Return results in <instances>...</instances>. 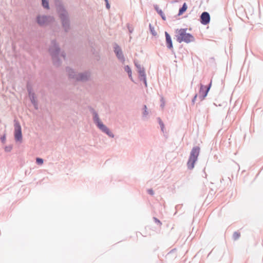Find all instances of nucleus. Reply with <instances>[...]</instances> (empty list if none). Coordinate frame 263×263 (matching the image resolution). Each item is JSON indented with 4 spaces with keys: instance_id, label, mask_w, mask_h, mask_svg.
<instances>
[{
    "instance_id": "36",
    "label": "nucleus",
    "mask_w": 263,
    "mask_h": 263,
    "mask_svg": "<svg viewBox=\"0 0 263 263\" xmlns=\"http://www.w3.org/2000/svg\"><path fill=\"white\" fill-rule=\"evenodd\" d=\"M32 105L35 110H38V109H39L38 102L36 103H35L34 104H32Z\"/></svg>"
},
{
    "instance_id": "15",
    "label": "nucleus",
    "mask_w": 263,
    "mask_h": 263,
    "mask_svg": "<svg viewBox=\"0 0 263 263\" xmlns=\"http://www.w3.org/2000/svg\"><path fill=\"white\" fill-rule=\"evenodd\" d=\"M154 8L155 10V11L157 12V13L161 16V18L163 21L166 20V16L163 13V11L160 9L157 4L154 5Z\"/></svg>"
},
{
    "instance_id": "38",
    "label": "nucleus",
    "mask_w": 263,
    "mask_h": 263,
    "mask_svg": "<svg viewBox=\"0 0 263 263\" xmlns=\"http://www.w3.org/2000/svg\"><path fill=\"white\" fill-rule=\"evenodd\" d=\"M197 98V95H196L194 98V99H193V102H194L195 101V100H196Z\"/></svg>"
},
{
    "instance_id": "1",
    "label": "nucleus",
    "mask_w": 263,
    "mask_h": 263,
    "mask_svg": "<svg viewBox=\"0 0 263 263\" xmlns=\"http://www.w3.org/2000/svg\"><path fill=\"white\" fill-rule=\"evenodd\" d=\"M48 51L51 57L53 65L56 67H60L62 63L60 57L65 59L66 57V53L65 51L61 49L56 39H54L51 40Z\"/></svg>"
},
{
    "instance_id": "17",
    "label": "nucleus",
    "mask_w": 263,
    "mask_h": 263,
    "mask_svg": "<svg viewBox=\"0 0 263 263\" xmlns=\"http://www.w3.org/2000/svg\"><path fill=\"white\" fill-rule=\"evenodd\" d=\"M212 82H211L209 86L206 88V89H205V88L204 87L203 85L201 86L200 90L199 93L202 96L203 98H204L208 94V92L210 88V87L211 86Z\"/></svg>"
},
{
    "instance_id": "11",
    "label": "nucleus",
    "mask_w": 263,
    "mask_h": 263,
    "mask_svg": "<svg viewBox=\"0 0 263 263\" xmlns=\"http://www.w3.org/2000/svg\"><path fill=\"white\" fill-rule=\"evenodd\" d=\"M164 34L166 47L168 49H170L173 51V45L172 37L167 31H165Z\"/></svg>"
},
{
    "instance_id": "22",
    "label": "nucleus",
    "mask_w": 263,
    "mask_h": 263,
    "mask_svg": "<svg viewBox=\"0 0 263 263\" xmlns=\"http://www.w3.org/2000/svg\"><path fill=\"white\" fill-rule=\"evenodd\" d=\"M157 120H158V123L160 125V127L161 128V130L162 132H164V129L165 126H164V124L163 122L162 121V120L161 119V118L160 117L157 118Z\"/></svg>"
},
{
    "instance_id": "16",
    "label": "nucleus",
    "mask_w": 263,
    "mask_h": 263,
    "mask_svg": "<svg viewBox=\"0 0 263 263\" xmlns=\"http://www.w3.org/2000/svg\"><path fill=\"white\" fill-rule=\"evenodd\" d=\"M124 69L125 71L127 72L129 79L133 82L136 83V82L134 81V80L133 78V77H132V70L130 67L129 65H127L124 66Z\"/></svg>"
},
{
    "instance_id": "32",
    "label": "nucleus",
    "mask_w": 263,
    "mask_h": 263,
    "mask_svg": "<svg viewBox=\"0 0 263 263\" xmlns=\"http://www.w3.org/2000/svg\"><path fill=\"white\" fill-rule=\"evenodd\" d=\"M147 193L151 195H154V191L152 189H149L147 191Z\"/></svg>"
},
{
    "instance_id": "30",
    "label": "nucleus",
    "mask_w": 263,
    "mask_h": 263,
    "mask_svg": "<svg viewBox=\"0 0 263 263\" xmlns=\"http://www.w3.org/2000/svg\"><path fill=\"white\" fill-rule=\"evenodd\" d=\"M187 8V5L185 3H184L182 6V13L185 12Z\"/></svg>"
},
{
    "instance_id": "27",
    "label": "nucleus",
    "mask_w": 263,
    "mask_h": 263,
    "mask_svg": "<svg viewBox=\"0 0 263 263\" xmlns=\"http://www.w3.org/2000/svg\"><path fill=\"white\" fill-rule=\"evenodd\" d=\"M154 222L158 225L159 226V227H160L161 225H162V222L160 221V220L159 219H158L157 217H153V218Z\"/></svg>"
},
{
    "instance_id": "31",
    "label": "nucleus",
    "mask_w": 263,
    "mask_h": 263,
    "mask_svg": "<svg viewBox=\"0 0 263 263\" xmlns=\"http://www.w3.org/2000/svg\"><path fill=\"white\" fill-rule=\"evenodd\" d=\"M181 6H180V7L179 8L178 14L177 15H175L174 17L176 19H177V17L178 16H181Z\"/></svg>"
},
{
    "instance_id": "23",
    "label": "nucleus",
    "mask_w": 263,
    "mask_h": 263,
    "mask_svg": "<svg viewBox=\"0 0 263 263\" xmlns=\"http://www.w3.org/2000/svg\"><path fill=\"white\" fill-rule=\"evenodd\" d=\"M142 109H143V117L146 116L148 114L147 106L145 104L143 105Z\"/></svg>"
},
{
    "instance_id": "6",
    "label": "nucleus",
    "mask_w": 263,
    "mask_h": 263,
    "mask_svg": "<svg viewBox=\"0 0 263 263\" xmlns=\"http://www.w3.org/2000/svg\"><path fill=\"white\" fill-rule=\"evenodd\" d=\"M14 137L16 142L21 143L23 141L22 127L19 122L14 120Z\"/></svg>"
},
{
    "instance_id": "21",
    "label": "nucleus",
    "mask_w": 263,
    "mask_h": 263,
    "mask_svg": "<svg viewBox=\"0 0 263 263\" xmlns=\"http://www.w3.org/2000/svg\"><path fill=\"white\" fill-rule=\"evenodd\" d=\"M148 27L150 33L152 34L153 36H156L157 35V33L155 30L154 27L151 24H149Z\"/></svg>"
},
{
    "instance_id": "34",
    "label": "nucleus",
    "mask_w": 263,
    "mask_h": 263,
    "mask_svg": "<svg viewBox=\"0 0 263 263\" xmlns=\"http://www.w3.org/2000/svg\"><path fill=\"white\" fill-rule=\"evenodd\" d=\"M105 7H106V9H109L110 8V5L109 3L108 0L105 1Z\"/></svg>"
},
{
    "instance_id": "14",
    "label": "nucleus",
    "mask_w": 263,
    "mask_h": 263,
    "mask_svg": "<svg viewBox=\"0 0 263 263\" xmlns=\"http://www.w3.org/2000/svg\"><path fill=\"white\" fill-rule=\"evenodd\" d=\"M201 23L203 25L208 24L210 21L209 14L206 12H203L200 16Z\"/></svg>"
},
{
    "instance_id": "4",
    "label": "nucleus",
    "mask_w": 263,
    "mask_h": 263,
    "mask_svg": "<svg viewBox=\"0 0 263 263\" xmlns=\"http://www.w3.org/2000/svg\"><path fill=\"white\" fill-rule=\"evenodd\" d=\"M35 21L40 27H44L53 23L54 18L49 15L38 14L36 16Z\"/></svg>"
},
{
    "instance_id": "33",
    "label": "nucleus",
    "mask_w": 263,
    "mask_h": 263,
    "mask_svg": "<svg viewBox=\"0 0 263 263\" xmlns=\"http://www.w3.org/2000/svg\"><path fill=\"white\" fill-rule=\"evenodd\" d=\"M140 81L144 83V86H145V87H147V83L146 78H145L144 79H142V80H141Z\"/></svg>"
},
{
    "instance_id": "29",
    "label": "nucleus",
    "mask_w": 263,
    "mask_h": 263,
    "mask_svg": "<svg viewBox=\"0 0 263 263\" xmlns=\"http://www.w3.org/2000/svg\"><path fill=\"white\" fill-rule=\"evenodd\" d=\"M135 65L137 69V71H138V70H142V69L144 68V67H142L139 64L135 63Z\"/></svg>"
},
{
    "instance_id": "20",
    "label": "nucleus",
    "mask_w": 263,
    "mask_h": 263,
    "mask_svg": "<svg viewBox=\"0 0 263 263\" xmlns=\"http://www.w3.org/2000/svg\"><path fill=\"white\" fill-rule=\"evenodd\" d=\"M175 37L177 41L181 43V29H177L175 30Z\"/></svg>"
},
{
    "instance_id": "24",
    "label": "nucleus",
    "mask_w": 263,
    "mask_h": 263,
    "mask_svg": "<svg viewBox=\"0 0 263 263\" xmlns=\"http://www.w3.org/2000/svg\"><path fill=\"white\" fill-rule=\"evenodd\" d=\"M35 163L38 165H42L44 163V160L41 158L36 157L35 159Z\"/></svg>"
},
{
    "instance_id": "19",
    "label": "nucleus",
    "mask_w": 263,
    "mask_h": 263,
    "mask_svg": "<svg viewBox=\"0 0 263 263\" xmlns=\"http://www.w3.org/2000/svg\"><path fill=\"white\" fill-rule=\"evenodd\" d=\"M42 6L46 10L50 9L49 0H41Z\"/></svg>"
},
{
    "instance_id": "8",
    "label": "nucleus",
    "mask_w": 263,
    "mask_h": 263,
    "mask_svg": "<svg viewBox=\"0 0 263 263\" xmlns=\"http://www.w3.org/2000/svg\"><path fill=\"white\" fill-rule=\"evenodd\" d=\"M26 89L28 92V97L32 104L37 102L35 93L33 91L31 84L29 82H27L26 84Z\"/></svg>"
},
{
    "instance_id": "5",
    "label": "nucleus",
    "mask_w": 263,
    "mask_h": 263,
    "mask_svg": "<svg viewBox=\"0 0 263 263\" xmlns=\"http://www.w3.org/2000/svg\"><path fill=\"white\" fill-rule=\"evenodd\" d=\"M200 148L199 147H195L192 149L187 163L188 168L193 169L194 168V164L197 160Z\"/></svg>"
},
{
    "instance_id": "7",
    "label": "nucleus",
    "mask_w": 263,
    "mask_h": 263,
    "mask_svg": "<svg viewBox=\"0 0 263 263\" xmlns=\"http://www.w3.org/2000/svg\"><path fill=\"white\" fill-rule=\"evenodd\" d=\"M114 52L117 57V59L122 63H124L125 61V57L124 56L123 51L120 46L115 43L113 46Z\"/></svg>"
},
{
    "instance_id": "10",
    "label": "nucleus",
    "mask_w": 263,
    "mask_h": 263,
    "mask_svg": "<svg viewBox=\"0 0 263 263\" xmlns=\"http://www.w3.org/2000/svg\"><path fill=\"white\" fill-rule=\"evenodd\" d=\"M182 41L190 43L194 41V36L190 33H186V30H182Z\"/></svg>"
},
{
    "instance_id": "3",
    "label": "nucleus",
    "mask_w": 263,
    "mask_h": 263,
    "mask_svg": "<svg viewBox=\"0 0 263 263\" xmlns=\"http://www.w3.org/2000/svg\"><path fill=\"white\" fill-rule=\"evenodd\" d=\"M88 109L93 116V121L96 126L103 133L107 135L110 138H114V134L110 131L109 128L107 127L100 119L98 112L91 106H88Z\"/></svg>"
},
{
    "instance_id": "25",
    "label": "nucleus",
    "mask_w": 263,
    "mask_h": 263,
    "mask_svg": "<svg viewBox=\"0 0 263 263\" xmlns=\"http://www.w3.org/2000/svg\"><path fill=\"white\" fill-rule=\"evenodd\" d=\"M13 145H9L7 146H6L4 148L5 152H10L11 150L12 149Z\"/></svg>"
},
{
    "instance_id": "13",
    "label": "nucleus",
    "mask_w": 263,
    "mask_h": 263,
    "mask_svg": "<svg viewBox=\"0 0 263 263\" xmlns=\"http://www.w3.org/2000/svg\"><path fill=\"white\" fill-rule=\"evenodd\" d=\"M65 69L68 78L76 80L77 74H76L74 69L69 66H67Z\"/></svg>"
},
{
    "instance_id": "12",
    "label": "nucleus",
    "mask_w": 263,
    "mask_h": 263,
    "mask_svg": "<svg viewBox=\"0 0 263 263\" xmlns=\"http://www.w3.org/2000/svg\"><path fill=\"white\" fill-rule=\"evenodd\" d=\"M177 257L176 249L174 248L170 251L165 255L166 260H171L175 259Z\"/></svg>"
},
{
    "instance_id": "2",
    "label": "nucleus",
    "mask_w": 263,
    "mask_h": 263,
    "mask_svg": "<svg viewBox=\"0 0 263 263\" xmlns=\"http://www.w3.org/2000/svg\"><path fill=\"white\" fill-rule=\"evenodd\" d=\"M56 12L60 20L61 26L65 33H68L71 28L70 20L68 12L60 0L55 3Z\"/></svg>"
},
{
    "instance_id": "26",
    "label": "nucleus",
    "mask_w": 263,
    "mask_h": 263,
    "mask_svg": "<svg viewBox=\"0 0 263 263\" xmlns=\"http://www.w3.org/2000/svg\"><path fill=\"white\" fill-rule=\"evenodd\" d=\"M0 140H1V142L3 144L5 143L6 140V133H4L2 136H1Z\"/></svg>"
},
{
    "instance_id": "28",
    "label": "nucleus",
    "mask_w": 263,
    "mask_h": 263,
    "mask_svg": "<svg viewBox=\"0 0 263 263\" xmlns=\"http://www.w3.org/2000/svg\"><path fill=\"white\" fill-rule=\"evenodd\" d=\"M165 102L164 98H163V97L161 96V97H160V107L163 108L165 106Z\"/></svg>"
},
{
    "instance_id": "37",
    "label": "nucleus",
    "mask_w": 263,
    "mask_h": 263,
    "mask_svg": "<svg viewBox=\"0 0 263 263\" xmlns=\"http://www.w3.org/2000/svg\"><path fill=\"white\" fill-rule=\"evenodd\" d=\"M127 28L129 33H132L134 30L133 28L132 27H130L129 25H128Z\"/></svg>"
},
{
    "instance_id": "35",
    "label": "nucleus",
    "mask_w": 263,
    "mask_h": 263,
    "mask_svg": "<svg viewBox=\"0 0 263 263\" xmlns=\"http://www.w3.org/2000/svg\"><path fill=\"white\" fill-rule=\"evenodd\" d=\"M239 236L240 234L238 233L235 232L234 233L233 237L235 239H238L239 237Z\"/></svg>"
},
{
    "instance_id": "9",
    "label": "nucleus",
    "mask_w": 263,
    "mask_h": 263,
    "mask_svg": "<svg viewBox=\"0 0 263 263\" xmlns=\"http://www.w3.org/2000/svg\"><path fill=\"white\" fill-rule=\"evenodd\" d=\"M90 74V72L89 70H86L83 72H79L77 75L76 80L78 82L88 81L89 80Z\"/></svg>"
},
{
    "instance_id": "18",
    "label": "nucleus",
    "mask_w": 263,
    "mask_h": 263,
    "mask_svg": "<svg viewBox=\"0 0 263 263\" xmlns=\"http://www.w3.org/2000/svg\"><path fill=\"white\" fill-rule=\"evenodd\" d=\"M138 78L139 80H141L143 79L146 78V74L145 73V69H142V70H139L138 71Z\"/></svg>"
}]
</instances>
